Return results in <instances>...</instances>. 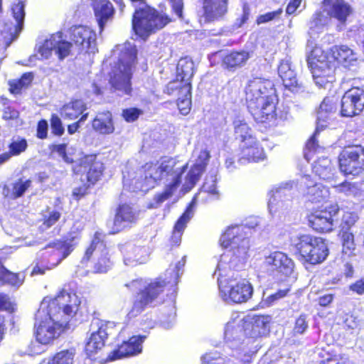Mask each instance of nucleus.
<instances>
[{
  "mask_svg": "<svg viewBox=\"0 0 364 364\" xmlns=\"http://www.w3.org/2000/svg\"><path fill=\"white\" fill-rule=\"evenodd\" d=\"M140 114L141 111L136 108H130L123 111V117L127 122H134Z\"/></svg>",
  "mask_w": 364,
  "mask_h": 364,
  "instance_id": "e2e57ef3",
  "label": "nucleus"
},
{
  "mask_svg": "<svg viewBox=\"0 0 364 364\" xmlns=\"http://www.w3.org/2000/svg\"><path fill=\"white\" fill-rule=\"evenodd\" d=\"M85 3L90 4L102 31L105 23L112 18L114 8L108 0H83Z\"/></svg>",
  "mask_w": 364,
  "mask_h": 364,
  "instance_id": "bb28decb",
  "label": "nucleus"
},
{
  "mask_svg": "<svg viewBox=\"0 0 364 364\" xmlns=\"http://www.w3.org/2000/svg\"><path fill=\"white\" fill-rule=\"evenodd\" d=\"M76 237H72L70 238H68L63 242H58L54 243V247H55V252L57 255L61 254L63 255L62 258L60 259L56 263L52 264V267L47 268L46 269H50L51 268L58 265L60 262L67 257L70 252L74 250L75 246L76 245Z\"/></svg>",
  "mask_w": 364,
  "mask_h": 364,
  "instance_id": "a19ab883",
  "label": "nucleus"
},
{
  "mask_svg": "<svg viewBox=\"0 0 364 364\" xmlns=\"http://www.w3.org/2000/svg\"><path fill=\"white\" fill-rule=\"evenodd\" d=\"M309 324L306 320V316L304 314L300 315L295 321L294 328V333L302 334L308 328Z\"/></svg>",
  "mask_w": 364,
  "mask_h": 364,
  "instance_id": "4d7b16f0",
  "label": "nucleus"
},
{
  "mask_svg": "<svg viewBox=\"0 0 364 364\" xmlns=\"http://www.w3.org/2000/svg\"><path fill=\"white\" fill-rule=\"evenodd\" d=\"M320 364H351V363L344 354L327 353V356L320 361Z\"/></svg>",
  "mask_w": 364,
  "mask_h": 364,
  "instance_id": "8fccbe9b",
  "label": "nucleus"
},
{
  "mask_svg": "<svg viewBox=\"0 0 364 364\" xmlns=\"http://www.w3.org/2000/svg\"><path fill=\"white\" fill-rule=\"evenodd\" d=\"M203 18L205 22L219 19L228 10V0H203Z\"/></svg>",
  "mask_w": 364,
  "mask_h": 364,
  "instance_id": "c85d7f7f",
  "label": "nucleus"
},
{
  "mask_svg": "<svg viewBox=\"0 0 364 364\" xmlns=\"http://www.w3.org/2000/svg\"><path fill=\"white\" fill-rule=\"evenodd\" d=\"M75 351L71 348L56 353L48 364H73Z\"/></svg>",
  "mask_w": 364,
  "mask_h": 364,
  "instance_id": "49530a36",
  "label": "nucleus"
},
{
  "mask_svg": "<svg viewBox=\"0 0 364 364\" xmlns=\"http://www.w3.org/2000/svg\"><path fill=\"white\" fill-rule=\"evenodd\" d=\"M202 364H223V357L218 352L205 353L201 357Z\"/></svg>",
  "mask_w": 364,
  "mask_h": 364,
  "instance_id": "603ef678",
  "label": "nucleus"
},
{
  "mask_svg": "<svg viewBox=\"0 0 364 364\" xmlns=\"http://www.w3.org/2000/svg\"><path fill=\"white\" fill-rule=\"evenodd\" d=\"M293 244L301 259L312 264L323 262L328 255L325 241L311 235H302L296 237Z\"/></svg>",
  "mask_w": 364,
  "mask_h": 364,
  "instance_id": "0eeeda50",
  "label": "nucleus"
},
{
  "mask_svg": "<svg viewBox=\"0 0 364 364\" xmlns=\"http://www.w3.org/2000/svg\"><path fill=\"white\" fill-rule=\"evenodd\" d=\"M288 291H289V289L279 290L277 292H276L275 294L269 296L267 298L266 301H267V303H268V304L271 305L273 303H274L276 301L284 297L287 294Z\"/></svg>",
  "mask_w": 364,
  "mask_h": 364,
  "instance_id": "69168bd1",
  "label": "nucleus"
},
{
  "mask_svg": "<svg viewBox=\"0 0 364 364\" xmlns=\"http://www.w3.org/2000/svg\"><path fill=\"white\" fill-rule=\"evenodd\" d=\"M170 18L159 14L156 10L147 6L136 10L132 19V26L136 34L143 36L150 32L164 27Z\"/></svg>",
  "mask_w": 364,
  "mask_h": 364,
  "instance_id": "1a4fd4ad",
  "label": "nucleus"
},
{
  "mask_svg": "<svg viewBox=\"0 0 364 364\" xmlns=\"http://www.w3.org/2000/svg\"><path fill=\"white\" fill-rule=\"evenodd\" d=\"M337 99L333 97H328L323 99L317 111L316 127L314 135L307 141L306 149L307 152L304 154L307 160H309L312 154L319 152L322 148L318 144L316 134L320 131L326 128L329 123L331 117L336 112Z\"/></svg>",
  "mask_w": 364,
  "mask_h": 364,
  "instance_id": "9d476101",
  "label": "nucleus"
},
{
  "mask_svg": "<svg viewBox=\"0 0 364 364\" xmlns=\"http://www.w3.org/2000/svg\"><path fill=\"white\" fill-rule=\"evenodd\" d=\"M26 148L27 141L25 139L15 140L9 145V153L11 154V156H17L23 152Z\"/></svg>",
  "mask_w": 364,
  "mask_h": 364,
  "instance_id": "864d4df0",
  "label": "nucleus"
},
{
  "mask_svg": "<svg viewBox=\"0 0 364 364\" xmlns=\"http://www.w3.org/2000/svg\"><path fill=\"white\" fill-rule=\"evenodd\" d=\"M48 124L45 120L40 121L38 124V136L43 139L47 135Z\"/></svg>",
  "mask_w": 364,
  "mask_h": 364,
  "instance_id": "774afa93",
  "label": "nucleus"
},
{
  "mask_svg": "<svg viewBox=\"0 0 364 364\" xmlns=\"http://www.w3.org/2000/svg\"><path fill=\"white\" fill-rule=\"evenodd\" d=\"M33 76L31 73H24L18 80L9 82L10 90L13 93H18L21 89L27 87L32 82Z\"/></svg>",
  "mask_w": 364,
  "mask_h": 364,
  "instance_id": "de8ad7c7",
  "label": "nucleus"
},
{
  "mask_svg": "<svg viewBox=\"0 0 364 364\" xmlns=\"http://www.w3.org/2000/svg\"><path fill=\"white\" fill-rule=\"evenodd\" d=\"M343 238V255L350 257L354 255L355 250V244L354 242V236L352 233L344 232L342 235Z\"/></svg>",
  "mask_w": 364,
  "mask_h": 364,
  "instance_id": "09e8293b",
  "label": "nucleus"
},
{
  "mask_svg": "<svg viewBox=\"0 0 364 364\" xmlns=\"http://www.w3.org/2000/svg\"><path fill=\"white\" fill-rule=\"evenodd\" d=\"M301 190L306 200L313 203L325 202L330 196L328 188L320 183H314L309 176L302 177Z\"/></svg>",
  "mask_w": 364,
  "mask_h": 364,
  "instance_id": "6ab92c4d",
  "label": "nucleus"
},
{
  "mask_svg": "<svg viewBox=\"0 0 364 364\" xmlns=\"http://www.w3.org/2000/svg\"><path fill=\"white\" fill-rule=\"evenodd\" d=\"M271 317L267 315H255L246 322L245 334L251 338H257L266 335L269 331Z\"/></svg>",
  "mask_w": 364,
  "mask_h": 364,
  "instance_id": "393cba45",
  "label": "nucleus"
},
{
  "mask_svg": "<svg viewBox=\"0 0 364 364\" xmlns=\"http://www.w3.org/2000/svg\"><path fill=\"white\" fill-rule=\"evenodd\" d=\"M181 89L182 95L178 98L177 105L180 112L186 115L191 108V85L186 83Z\"/></svg>",
  "mask_w": 364,
  "mask_h": 364,
  "instance_id": "79ce46f5",
  "label": "nucleus"
},
{
  "mask_svg": "<svg viewBox=\"0 0 364 364\" xmlns=\"http://www.w3.org/2000/svg\"><path fill=\"white\" fill-rule=\"evenodd\" d=\"M326 57L336 65L340 63L345 68L355 66L358 58V54L346 46H333L331 54Z\"/></svg>",
  "mask_w": 364,
  "mask_h": 364,
  "instance_id": "5701e85b",
  "label": "nucleus"
},
{
  "mask_svg": "<svg viewBox=\"0 0 364 364\" xmlns=\"http://www.w3.org/2000/svg\"><path fill=\"white\" fill-rule=\"evenodd\" d=\"M93 129L102 134H109L114 132L112 114L109 112L99 113L92 122Z\"/></svg>",
  "mask_w": 364,
  "mask_h": 364,
  "instance_id": "f704fd0d",
  "label": "nucleus"
},
{
  "mask_svg": "<svg viewBox=\"0 0 364 364\" xmlns=\"http://www.w3.org/2000/svg\"><path fill=\"white\" fill-rule=\"evenodd\" d=\"M102 170V164L96 160L95 155L84 156L73 166V171L76 174L85 175L87 181L92 184L99 180Z\"/></svg>",
  "mask_w": 364,
  "mask_h": 364,
  "instance_id": "dca6fc26",
  "label": "nucleus"
},
{
  "mask_svg": "<svg viewBox=\"0 0 364 364\" xmlns=\"http://www.w3.org/2000/svg\"><path fill=\"white\" fill-rule=\"evenodd\" d=\"M282 10L280 9H278L274 11L268 12L263 15H260L257 19V24H261V23H264L269 22V21H272V20L279 17L280 16V14H282Z\"/></svg>",
  "mask_w": 364,
  "mask_h": 364,
  "instance_id": "052dcab7",
  "label": "nucleus"
},
{
  "mask_svg": "<svg viewBox=\"0 0 364 364\" xmlns=\"http://www.w3.org/2000/svg\"><path fill=\"white\" fill-rule=\"evenodd\" d=\"M322 53L323 51L318 48L312 50V76L318 87L331 89L333 82L336 80V64Z\"/></svg>",
  "mask_w": 364,
  "mask_h": 364,
  "instance_id": "6e6552de",
  "label": "nucleus"
},
{
  "mask_svg": "<svg viewBox=\"0 0 364 364\" xmlns=\"http://www.w3.org/2000/svg\"><path fill=\"white\" fill-rule=\"evenodd\" d=\"M170 2L174 13L178 18H182V9L183 7V0H170Z\"/></svg>",
  "mask_w": 364,
  "mask_h": 364,
  "instance_id": "338daca9",
  "label": "nucleus"
},
{
  "mask_svg": "<svg viewBox=\"0 0 364 364\" xmlns=\"http://www.w3.org/2000/svg\"><path fill=\"white\" fill-rule=\"evenodd\" d=\"M264 264L269 271H276L285 276L291 275L294 267L292 259L282 252H274L265 257Z\"/></svg>",
  "mask_w": 364,
  "mask_h": 364,
  "instance_id": "aec40b11",
  "label": "nucleus"
},
{
  "mask_svg": "<svg viewBox=\"0 0 364 364\" xmlns=\"http://www.w3.org/2000/svg\"><path fill=\"white\" fill-rule=\"evenodd\" d=\"M85 108L83 101L77 100L65 105L61 108L60 114L63 118L72 120L82 114Z\"/></svg>",
  "mask_w": 364,
  "mask_h": 364,
  "instance_id": "58836bf2",
  "label": "nucleus"
},
{
  "mask_svg": "<svg viewBox=\"0 0 364 364\" xmlns=\"http://www.w3.org/2000/svg\"><path fill=\"white\" fill-rule=\"evenodd\" d=\"M144 168L143 183L136 188L143 191L164 184V191L154 196L156 205H160L169 198L181 183V176L187 168V164H181L173 158H165L156 163L146 164Z\"/></svg>",
  "mask_w": 364,
  "mask_h": 364,
  "instance_id": "7ed1b4c3",
  "label": "nucleus"
},
{
  "mask_svg": "<svg viewBox=\"0 0 364 364\" xmlns=\"http://www.w3.org/2000/svg\"><path fill=\"white\" fill-rule=\"evenodd\" d=\"M234 132L236 139L241 141V144L244 141L250 140V138H255L252 135V130L245 122V119L240 117H237L233 121Z\"/></svg>",
  "mask_w": 364,
  "mask_h": 364,
  "instance_id": "ea45409f",
  "label": "nucleus"
},
{
  "mask_svg": "<svg viewBox=\"0 0 364 364\" xmlns=\"http://www.w3.org/2000/svg\"><path fill=\"white\" fill-rule=\"evenodd\" d=\"M338 210L337 205H331L328 209L316 210L309 216L310 226L318 232H331L335 226Z\"/></svg>",
  "mask_w": 364,
  "mask_h": 364,
  "instance_id": "4468645a",
  "label": "nucleus"
},
{
  "mask_svg": "<svg viewBox=\"0 0 364 364\" xmlns=\"http://www.w3.org/2000/svg\"><path fill=\"white\" fill-rule=\"evenodd\" d=\"M184 82L181 79L177 77L176 80L171 81L168 83L164 90V92L168 95H173L175 92L180 97L182 95L181 87L183 86Z\"/></svg>",
  "mask_w": 364,
  "mask_h": 364,
  "instance_id": "5fc2aeb1",
  "label": "nucleus"
},
{
  "mask_svg": "<svg viewBox=\"0 0 364 364\" xmlns=\"http://www.w3.org/2000/svg\"><path fill=\"white\" fill-rule=\"evenodd\" d=\"M124 261L126 265L135 266L144 263L149 257V250L144 246L128 244L124 247Z\"/></svg>",
  "mask_w": 364,
  "mask_h": 364,
  "instance_id": "c756f323",
  "label": "nucleus"
},
{
  "mask_svg": "<svg viewBox=\"0 0 364 364\" xmlns=\"http://www.w3.org/2000/svg\"><path fill=\"white\" fill-rule=\"evenodd\" d=\"M293 182H287L282 183L279 187L272 191L273 194L270 197L268 203V208L270 213H276L277 211L284 208V202L282 200L283 196H289L288 192L293 187Z\"/></svg>",
  "mask_w": 364,
  "mask_h": 364,
  "instance_id": "2f4dec72",
  "label": "nucleus"
},
{
  "mask_svg": "<svg viewBox=\"0 0 364 364\" xmlns=\"http://www.w3.org/2000/svg\"><path fill=\"white\" fill-rule=\"evenodd\" d=\"M216 173H211L206 176L202 187V191L209 195L211 200H218L220 197L219 191L216 187Z\"/></svg>",
  "mask_w": 364,
  "mask_h": 364,
  "instance_id": "37998d69",
  "label": "nucleus"
},
{
  "mask_svg": "<svg viewBox=\"0 0 364 364\" xmlns=\"http://www.w3.org/2000/svg\"><path fill=\"white\" fill-rule=\"evenodd\" d=\"M112 325V323L94 319L91 323L92 331L90 337L85 345V353L89 357H92L105 346V339L107 337L109 328Z\"/></svg>",
  "mask_w": 364,
  "mask_h": 364,
  "instance_id": "ddd939ff",
  "label": "nucleus"
},
{
  "mask_svg": "<svg viewBox=\"0 0 364 364\" xmlns=\"http://www.w3.org/2000/svg\"><path fill=\"white\" fill-rule=\"evenodd\" d=\"M184 266V262H178L174 268H169L166 272V278L163 281H155L147 283L142 279L133 280L131 283L127 284L126 287L132 291H139L132 310L128 316L135 317L139 315L144 308L151 304L163 291L166 284L175 285L178 282L179 272Z\"/></svg>",
  "mask_w": 364,
  "mask_h": 364,
  "instance_id": "39448f33",
  "label": "nucleus"
},
{
  "mask_svg": "<svg viewBox=\"0 0 364 364\" xmlns=\"http://www.w3.org/2000/svg\"><path fill=\"white\" fill-rule=\"evenodd\" d=\"M278 73L285 87L292 91L297 87L296 75L291 68L289 60L284 59L281 61L278 67Z\"/></svg>",
  "mask_w": 364,
  "mask_h": 364,
  "instance_id": "473e14b6",
  "label": "nucleus"
},
{
  "mask_svg": "<svg viewBox=\"0 0 364 364\" xmlns=\"http://www.w3.org/2000/svg\"><path fill=\"white\" fill-rule=\"evenodd\" d=\"M194 75V63L188 57L182 58L177 65V77L184 82V85L191 84V80Z\"/></svg>",
  "mask_w": 364,
  "mask_h": 364,
  "instance_id": "c9c22d12",
  "label": "nucleus"
},
{
  "mask_svg": "<svg viewBox=\"0 0 364 364\" xmlns=\"http://www.w3.org/2000/svg\"><path fill=\"white\" fill-rule=\"evenodd\" d=\"M25 276L23 274H16L8 270L0 262V283L15 288H19L23 283Z\"/></svg>",
  "mask_w": 364,
  "mask_h": 364,
  "instance_id": "4c0bfd02",
  "label": "nucleus"
},
{
  "mask_svg": "<svg viewBox=\"0 0 364 364\" xmlns=\"http://www.w3.org/2000/svg\"><path fill=\"white\" fill-rule=\"evenodd\" d=\"M71 46L70 43L63 39L61 33H57L45 41L39 53L43 58L47 59L53 51L60 60H63L70 55Z\"/></svg>",
  "mask_w": 364,
  "mask_h": 364,
  "instance_id": "a211bd4d",
  "label": "nucleus"
},
{
  "mask_svg": "<svg viewBox=\"0 0 364 364\" xmlns=\"http://www.w3.org/2000/svg\"><path fill=\"white\" fill-rule=\"evenodd\" d=\"M146 336H132L128 341L124 342L117 350L109 355V360H114L124 357L133 356L141 352V344Z\"/></svg>",
  "mask_w": 364,
  "mask_h": 364,
  "instance_id": "b1692460",
  "label": "nucleus"
},
{
  "mask_svg": "<svg viewBox=\"0 0 364 364\" xmlns=\"http://www.w3.org/2000/svg\"><path fill=\"white\" fill-rule=\"evenodd\" d=\"M196 204V199L194 198L190 203L184 213L176 222L171 236V240L175 245H178L181 242L183 232L186 226V223L191 220L194 214V208Z\"/></svg>",
  "mask_w": 364,
  "mask_h": 364,
  "instance_id": "7c9ffc66",
  "label": "nucleus"
},
{
  "mask_svg": "<svg viewBox=\"0 0 364 364\" xmlns=\"http://www.w3.org/2000/svg\"><path fill=\"white\" fill-rule=\"evenodd\" d=\"M250 56V53L245 50L232 52L224 57L223 63L228 69L240 68L245 65Z\"/></svg>",
  "mask_w": 364,
  "mask_h": 364,
  "instance_id": "e433bc0d",
  "label": "nucleus"
},
{
  "mask_svg": "<svg viewBox=\"0 0 364 364\" xmlns=\"http://www.w3.org/2000/svg\"><path fill=\"white\" fill-rule=\"evenodd\" d=\"M19 116L18 110L11 106H5L3 109V118L5 120L17 119Z\"/></svg>",
  "mask_w": 364,
  "mask_h": 364,
  "instance_id": "680f3d73",
  "label": "nucleus"
},
{
  "mask_svg": "<svg viewBox=\"0 0 364 364\" xmlns=\"http://www.w3.org/2000/svg\"><path fill=\"white\" fill-rule=\"evenodd\" d=\"M364 109V90L353 87L343 95L341 100V113L344 117L359 114Z\"/></svg>",
  "mask_w": 364,
  "mask_h": 364,
  "instance_id": "2eb2a0df",
  "label": "nucleus"
},
{
  "mask_svg": "<svg viewBox=\"0 0 364 364\" xmlns=\"http://www.w3.org/2000/svg\"><path fill=\"white\" fill-rule=\"evenodd\" d=\"M333 188L337 193H342L347 196H361L360 189L355 183L344 181L338 184L332 185Z\"/></svg>",
  "mask_w": 364,
  "mask_h": 364,
  "instance_id": "c03bdc74",
  "label": "nucleus"
},
{
  "mask_svg": "<svg viewBox=\"0 0 364 364\" xmlns=\"http://www.w3.org/2000/svg\"><path fill=\"white\" fill-rule=\"evenodd\" d=\"M138 213L129 205H122L118 208L114 223L113 233L118 232L136 223Z\"/></svg>",
  "mask_w": 364,
  "mask_h": 364,
  "instance_id": "a878e982",
  "label": "nucleus"
},
{
  "mask_svg": "<svg viewBox=\"0 0 364 364\" xmlns=\"http://www.w3.org/2000/svg\"><path fill=\"white\" fill-rule=\"evenodd\" d=\"M210 158V154L206 149L201 150L198 156L196 163L188 171L184 186L186 188L191 189L198 181L200 176L203 172Z\"/></svg>",
  "mask_w": 364,
  "mask_h": 364,
  "instance_id": "cd10ccee",
  "label": "nucleus"
},
{
  "mask_svg": "<svg viewBox=\"0 0 364 364\" xmlns=\"http://www.w3.org/2000/svg\"><path fill=\"white\" fill-rule=\"evenodd\" d=\"M225 338L228 343L240 341L243 336L242 328L235 321L228 322L225 328Z\"/></svg>",
  "mask_w": 364,
  "mask_h": 364,
  "instance_id": "a18cd8bd",
  "label": "nucleus"
},
{
  "mask_svg": "<svg viewBox=\"0 0 364 364\" xmlns=\"http://www.w3.org/2000/svg\"><path fill=\"white\" fill-rule=\"evenodd\" d=\"M0 309L12 312L15 309V304L8 295L0 293Z\"/></svg>",
  "mask_w": 364,
  "mask_h": 364,
  "instance_id": "bf43d9fd",
  "label": "nucleus"
},
{
  "mask_svg": "<svg viewBox=\"0 0 364 364\" xmlns=\"http://www.w3.org/2000/svg\"><path fill=\"white\" fill-rule=\"evenodd\" d=\"M31 181L19 179L13 184L12 193L11 197L16 198L23 195L25 191L31 186Z\"/></svg>",
  "mask_w": 364,
  "mask_h": 364,
  "instance_id": "3c124183",
  "label": "nucleus"
},
{
  "mask_svg": "<svg viewBox=\"0 0 364 364\" xmlns=\"http://www.w3.org/2000/svg\"><path fill=\"white\" fill-rule=\"evenodd\" d=\"M339 165L346 175H358L364 169V149L360 146L346 148L340 154Z\"/></svg>",
  "mask_w": 364,
  "mask_h": 364,
  "instance_id": "f8f14e48",
  "label": "nucleus"
},
{
  "mask_svg": "<svg viewBox=\"0 0 364 364\" xmlns=\"http://www.w3.org/2000/svg\"><path fill=\"white\" fill-rule=\"evenodd\" d=\"M226 251L221 255L214 274H218L220 295L227 304L246 302L252 296L253 288L245 279H238L232 269L242 267L248 256L250 242L243 226L229 227L220 237Z\"/></svg>",
  "mask_w": 364,
  "mask_h": 364,
  "instance_id": "f257e3e1",
  "label": "nucleus"
},
{
  "mask_svg": "<svg viewBox=\"0 0 364 364\" xmlns=\"http://www.w3.org/2000/svg\"><path fill=\"white\" fill-rule=\"evenodd\" d=\"M65 285L55 298L45 297L35 315L36 340L48 344L68 327L77 313L80 300Z\"/></svg>",
  "mask_w": 364,
  "mask_h": 364,
  "instance_id": "f03ea898",
  "label": "nucleus"
},
{
  "mask_svg": "<svg viewBox=\"0 0 364 364\" xmlns=\"http://www.w3.org/2000/svg\"><path fill=\"white\" fill-rule=\"evenodd\" d=\"M60 213L57 210L49 213L48 215L45 217L41 228L45 230L50 228L60 219Z\"/></svg>",
  "mask_w": 364,
  "mask_h": 364,
  "instance_id": "6e6d98bb",
  "label": "nucleus"
},
{
  "mask_svg": "<svg viewBox=\"0 0 364 364\" xmlns=\"http://www.w3.org/2000/svg\"><path fill=\"white\" fill-rule=\"evenodd\" d=\"M119 61L109 73V83L119 95H129L132 91L131 77L134 66L136 49L130 43L119 46Z\"/></svg>",
  "mask_w": 364,
  "mask_h": 364,
  "instance_id": "423d86ee",
  "label": "nucleus"
},
{
  "mask_svg": "<svg viewBox=\"0 0 364 364\" xmlns=\"http://www.w3.org/2000/svg\"><path fill=\"white\" fill-rule=\"evenodd\" d=\"M71 39L79 52L95 53L97 50L96 33L89 27L79 26L73 28Z\"/></svg>",
  "mask_w": 364,
  "mask_h": 364,
  "instance_id": "f3484780",
  "label": "nucleus"
},
{
  "mask_svg": "<svg viewBox=\"0 0 364 364\" xmlns=\"http://www.w3.org/2000/svg\"><path fill=\"white\" fill-rule=\"evenodd\" d=\"M241 156L238 161L244 164L247 162H257L263 160L265 157L264 150L255 138H250V140L244 141L240 144Z\"/></svg>",
  "mask_w": 364,
  "mask_h": 364,
  "instance_id": "4be33fe9",
  "label": "nucleus"
},
{
  "mask_svg": "<svg viewBox=\"0 0 364 364\" xmlns=\"http://www.w3.org/2000/svg\"><path fill=\"white\" fill-rule=\"evenodd\" d=\"M322 8L326 15L321 12L316 13L311 21V28L326 24L329 20L328 16L343 23L353 13V9L344 0H323Z\"/></svg>",
  "mask_w": 364,
  "mask_h": 364,
  "instance_id": "9b49d317",
  "label": "nucleus"
},
{
  "mask_svg": "<svg viewBox=\"0 0 364 364\" xmlns=\"http://www.w3.org/2000/svg\"><path fill=\"white\" fill-rule=\"evenodd\" d=\"M245 92L247 107L257 122L263 123L275 119L277 99L270 80L260 77L250 80Z\"/></svg>",
  "mask_w": 364,
  "mask_h": 364,
  "instance_id": "20e7f679",
  "label": "nucleus"
},
{
  "mask_svg": "<svg viewBox=\"0 0 364 364\" xmlns=\"http://www.w3.org/2000/svg\"><path fill=\"white\" fill-rule=\"evenodd\" d=\"M50 127L52 129V132L58 136H61L64 133V127H63V124L61 119L57 115H52L50 119Z\"/></svg>",
  "mask_w": 364,
  "mask_h": 364,
  "instance_id": "13d9d810",
  "label": "nucleus"
},
{
  "mask_svg": "<svg viewBox=\"0 0 364 364\" xmlns=\"http://www.w3.org/2000/svg\"><path fill=\"white\" fill-rule=\"evenodd\" d=\"M334 170L331 160L328 158H320L313 165V171L315 174L320 178L329 182L333 180Z\"/></svg>",
  "mask_w": 364,
  "mask_h": 364,
  "instance_id": "72a5a7b5",
  "label": "nucleus"
},
{
  "mask_svg": "<svg viewBox=\"0 0 364 364\" xmlns=\"http://www.w3.org/2000/svg\"><path fill=\"white\" fill-rule=\"evenodd\" d=\"M92 254L98 257V261L95 265L96 272L99 273L106 272L111 266V262L107 257L108 252L105 245L98 239H95L90 247L86 250L82 259L83 261L89 260Z\"/></svg>",
  "mask_w": 364,
  "mask_h": 364,
  "instance_id": "412c9836",
  "label": "nucleus"
},
{
  "mask_svg": "<svg viewBox=\"0 0 364 364\" xmlns=\"http://www.w3.org/2000/svg\"><path fill=\"white\" fill-rule=\"evenodd\" d=\"M349 289L358 295H364V278L352 283L349 286Z\"/></svg>",
  "mask_w": 364,
  "mask_h": 364,
  "instance_id": "0e129e2a",
  "label": "nucleus"
}]
</instances>
